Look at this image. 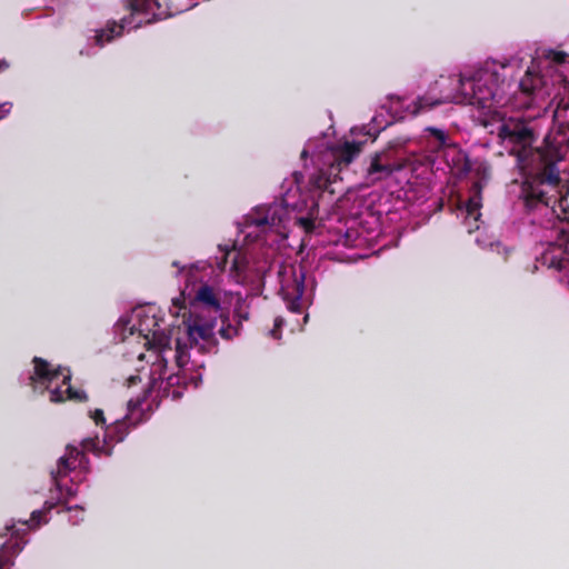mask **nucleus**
<instances>
[{
  "mask_svg": "<svg viewBox=\"0 0 569 569\" xmlns=\"http://www.w3.org/2000/svg\"><path fill=\"white\" fill-rule=\"evenodd\" d=\"M171 266L176 269L173 276L180 295L172 299L170 312L186 318L183 327H172L167 332L152 306L131 309L113 327L118 342L142 343L150 351L152 362L143 396L130 399L127 415L108 427L102 410L90 411L96 425L104 427L103 438L84 439L81 449L67 447L51 471L52 487L42 509L33 510L29 520L7 522L0 536L9 539L1 547H24L27 533L48 523L50 511L77 495V482L82 481L88 470L86 452L110 456L114 443L123 441L131 428L148 419L152 402L166 397L177 400L187 386L194 389L200 386L202 356L216 351L218 336L227 341L240 336L250 316L248 297L231 288V281L247 279L240 253L224 249L221 254L204 260L184 264L174 260Z\"/></svg>",
  "mask_w": 569,
  "mask_h": 569,
  "instance_id": "1",
  "label": "nucleus"
},
{
  "mask_svg": "<svg viewBox=\"0 0 569 569\" xmlns=\"http://www.w3.org/2000/svg\"><path fill=\"white\" fill-rule=\"evenodd\" d=\"M363 141H333L323 134L310 139L302 152L305 159L311 157L312 169L307 178L293 172L281 183V197L270 203L253 207L237 221L238 238L232 244H219L216 254L222 250L237 251L241 256V269L246 281H231L247 287L249 296H259L270 284L278 290L290 313L301 330L307 323L308 308L312 303L315 280L307 276L305 268L297 262L282 260L287 240L292 228L306 233L323 228L328 234L319 232L315 244L358 248L367 238L359 231L356 218L342 219L338 212L331 213L323 223L317 224L320 202L337 192L339 174L360 152Z\"/></svg>",
  "mask_w": 569,
  "mask_h": 569,
  "instance_id": "2",
  "label": "nucleus"
},
{
  "mask_svg": "<svg viewBox=\"0 0 569 569\" xmlns=\"http://www.w3.org/2000/svg\"><path fill=\"white\" fill-rule=\"evenodd\" d=\"M418 144L419 152L398 154L396 159H391L387 152L377 154L368 167L367 180L375 183L395 172L403 173L409 184L403 194L410 203V212L429 214L437 201L430 200V190L426 181L435 174L468 177L471 180L469 196L467 200H461L459 216L463 219L469 233L478 230L481 217V189L488 179L487 166L483 162L468 160L460 147L438 128L427 127L419 137Z\"/></svg>",
  "mask_w": 569,
  "mask_h": 569,
  "instance_id": "3",
  "label": "nucleus"
},
{
  "mask_svg": "<svg viewBox=\"0 0 569 569\" xmlns=\"http://www.w3.org/2000/svg\"><path fill=\"white\" fill-rule=\"evenodd\" d=\"M520 58H511L507 63L488 60L482 64L467 68L458 74L440 76L420 97L426 110L442 103H463L476 107L482 117V123L496 133L498 143L519 163H526L531 153L532 131L526 122L509 117L501 109L509 98L506 96V71L519 66Z\"/></svg>",
  "mask_w": 569,
  "mask_h": 569,
  "instance_id": "4",
  "label": "nucleus"
},
{
  "mask_svg": "<svg viewBox=\"0 0 569 569\" xmlns=\"http://www.w3.org/2000/svg\"><path fill=\"white\" fill-rule=\"evenodd\" d=\"M519 89L535 99L550 98L569 104V43L562 49H543L531 60Z\"/></svg>",
  "mask_w": 569,
  "mask_h": 569,
  "instance_id": "5",
  "label": "nucleus"
},
{
  "mask_svg": "<svg viewBox=\"0 0 569 569\" xmlns=\"http://www.w3.org/2000/svg\"><path fill=\"white\" fill-rule=\"evenodd\" d=\"M123 10L127 12L119 22L109 20L104 27L89 37L86 46L80 50L81 56H94L99 49L120 38L126 31L140 28L154 21V0H123Z\"/></svg>",
  "mask_w": 569,
  "mask_h": 569,
  "instance_id": "6",
  "label": "nucleus"
},
{
  "mask_svg": "<svg viewBox=\"0 0 569 569\" xmlns=\"http://www.w3.org/2000/svg\"><path fill=\"white\" fill-rule=\"evenodd\" d=\"M539 162L525 176L522 194L528 206L541 203L555 208L562 199L565 182L557 162L536 151Z\"/></svg>",
  "mask_w": 569,
  "mask_h": 569,
  "instance_id": "7",
  "label": "nucleus"
},
{
  "mask_svg": "<svg viewBox=\"0 0 569 569\" xmlns=\"http://www.w3.org/2000/svg\"><path fill=\"white\" fill-rule=\"evenodd\" d=\"M70 380L71 373L68 368L53 367L50 362L38 357L33 358V370L20 376V382L32 387L33 391L39 393L48 391L51 402H61L66 399L84 400V392L74 390Z\"/></svg>",
  "mask_w": 569,
  "mask_h": 569,
  "instance_id": "8",
  "label": "nucleus"
},
{
  "mask_svg": "<svg viewBox=\"0 0 569 569\" xmlns=\"http://www.w3.org/2000/svg\"><path fill=\"white\" fill-rule=\"evenodd\" d=\"M383 106L386 113L390 114L396 122L409 116L413 117L427 111L425 104L420 103V97L410 100L405 97L388 96Z\"/></svg>",
  "mask_w": 569,
  "mask_h": 569,
  "instance_id": "9",
  "label": "nucleus"
},
{
  "mask_svg": "<svg viewBox=\"0 0 569 569\" xmlns=\"http://www.w3.org/2000/svg\"><path fill=\"white\" fill-rule=\"evenodd\" d=\"M396 120L390 116L386 113L383 103L380 106V108L376 111V114L373 116L371 122L363 128L360 129V131H363V136L369 137L370 139L375 140L377 134L389 127L390 124L395 123Z\"/></svg>",
  "mask_w": 569,
  "mask_h": 569,
  "instance_id": "10",
  "label": "nucleus"
},
{
  "mask_svg": "<svg viewBox=\"0 0 569 569\" xmlns=\"http://www.w3.org/2000/svg\"><path fill=\"white\" fill-rule=\"evenodd\" d=\"M67 510L71 513L69 516V522L71 525H78L79 522H81L83 520V511L84 509L80 506H74V507H68Z\"/></svg>",
  "mask_w": 569,
  "mask_h": 569,
  "instance_id": "11",
  "label": "nucleus"
},
{
  "mask_svg": "<svg viewBox=\"0 0 569 569\" xmlns=\"http://www.w3.org/2000/svg\"><path fill=\"white\" fill-rule=\"evenodd\" d=\"M283 323H284L283 318H281V317H277V318L274 319V326H273V329H271V330L269 331V335H270L273 339H279V338H280V332H279V330H280V328L283 326Z\"/></svg>",
  "mask_w": 569,
  "mask_h": 569,
  "instance_id": "12",
  "label": "nucleus"
},
{
  "mask_svg": "<svg viewBox=\"0 0 569 569\" xmlns=\"http://www.w3.org/2000/svg\"><path fill=\"white\" fill-rule=\"evenodd\" d=\"M12 103L9 101L0 103V119L10 113Z\"/></svg>",
  "mask_w": 569,
  "mask_h": 569,
  "instance_id": "13",
  "label": "nucleus"
},
{
  "mask_svg": "<svg viewBox=\"0 0 569 569\" xmlns=\"http://www.w3.org/2000/svg\"><path fill=\"white\" fill-rule=\"evenodd\" d=\"M325 256H328L329 258L331 259H335V260H345V259H349L350 257H346L339 252H326Z\"/></svg>",
  "mask_w": 569,
  "mask_h": 569,
  "instance_id": "14",
  "label": "nucleus"
},
{
  "mask_svg": "<svg viewBox=\"0 0 569 569\" xmlns=\"http://www.w3.org/2000/svg\"><path fill=\"white\" fill-rule=\"evenodd\" d=\"M491 250L496 249L498 253H501L500 249H502V253L506 256L508 253V249L502 247L500 243H490Z\"/></svg>",
  "mask_w": 569,
  "mask_h": 569,
  "instance_id": "15",
  "label": "nucleus"
},
{
  "mask_svg": "<svg viewBox=\"0 0 569 569\" xmlns=\"http://www.w3.org/2000/svg\"><path fill=\"white\" fill-rule=\"evenodd\" d=\"M563 261L565 259H558V256L553 254L552 258H551V261L550 263L552 266H557L558 268H562L563 267Z\"/></svg>",
  "mask_w": 569,
  "mask_h": 569,
  "instance_id": "16",
  "label": "nucleus"
},
{
  "mask_svg": "<svg viewBox=\"0 0 569 569\" xmlns=\"http://www.w3.org/2000/svg\"><path fill=\"white\" fill-rule=\"evenodd\" d=\"M138 379H140L138 376H130V377L128 378V383H129V386L134 385V383L137 382V380H138Z\"/></svg>",
  "mask_w": 569,
  "mask_h": 569,
  "instance_id": "17",
  "label": "nucleus"
},
{
  "mask_svg": "<svg viewBox=\"0 0 569 569\" xmlns=\"http://www.w3.org/2000/svg\"><path fill=\"white\" fill-rule=\"evenodd\" d=\"M8 68V63L6 61L0 62V69Z\"/></svg>",
  "mask_w": 569,
  "mask_h": 569,
  "instance_id": "18",
  "label": "nucleus"
},
{
  "mask_svg": "<svg viewBox=\"0 0 569 569\" xmlns=\"http://www.w3.org/2000/svg\"><path fill=\"white\" fill-rule=\"evenodd\" d=\"M339 209H342L343 208V200L342 199H339V204H338Z\"/></svg>",
  "mask_w": 569,
  "mask_h": 569,
  "instance_id": "19",
  "label": "nucleus"
},
{
  "mask_svg": "<svg viewBox=\"0 0 569 569\" xmlns=\"http://www.w3.org/2000/svg\"><path fill=\"white\" fill-rule=\"evenodd\" d=\"M143 357H144V356H143V353H142V352H139V355H138V359H142Z\"/></svg>",
  "mask_w": 569,
  "mask_h": 569,
  "instance_id": "20",
  "label": "nucleus"
}]
</instances>
